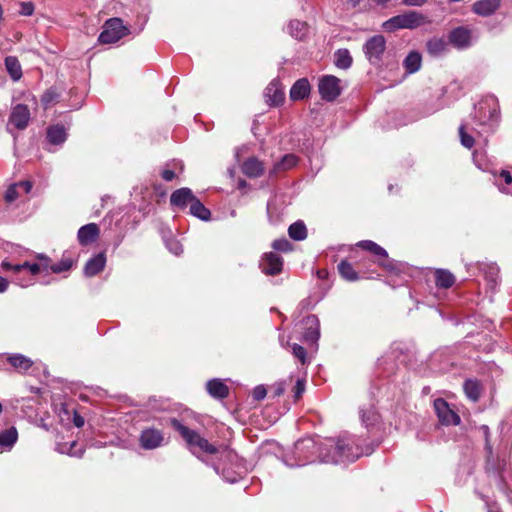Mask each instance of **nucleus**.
Returning <instances> with one entry per match:
<instances>
[{
  "mask_svg": "<svg viewBox=\"0 0 512 512\" xmlns=\"http://www.w3.org/2000/svg\"><path fill=\"white\" fill-rule=\"evenodd\" d=\"M29 270L33 275H36L43 270V267L39 263H33L30 265Z\"/></svg>",
  "mask_w": 512,
  "mask_h": 512,
  "instance_id": "nucleus-55",
  "label": "nucleus"
},
{
  "mask_svg": "<svg viewBox=\"0 0 512 512\" xmlns=\"http://www.w3.org/2000/svg\"><path fill=\"white\" fill-rule=\"evenodd\" d=\"M289 30L293 37L301 40L307 32V25L299 20H292L289 23Z\"/></svg>",
  "mask_w": 512,
  "mask_h": 512,
  "instance_id": "nucleus-34",
  "label": "nucleus"
},
{
  "mask_svg": "<svg viewBox=\"0 0 512 512\" xmlns=\"http://www.w3.org/2000/svg\"><path fill=\"white\" fill-rule=\"evenodd\" d=\"M428 23L427 17L418 11H407L385 21L382 27L393 32L398 29H415Z\"/></svg>",
  "mask_w": 512,
  "mask_h": 512,
  "instance_id": "nucleus-2",
  "label": "nucleus"
},
{
  "mask_svg": "<svg viewBox=\"0 0 512 512\" xmlns=\"http://www.w3.org/2000/svg\"><path fill=\"white\" fill-rule=\"evenodd\" d=\"M98 235V226H81L78 231V239L82 245H88L94 242Z\"/></svg>",
  "mask_w": 512,
  "mask_h": 512,
  "instance_id": "nucleus-19",
  "label": "nucleus"
},
{
  "mask_svg": "<svg viewBox=\"0 0 512 512\" xmlns=\"http://www.w3.org/2000/svg\"><path fill=\"white\" fill-rule=\"evenodd\" d=\"M292 354L300 360L302 364L306 362V350L299 344L294 343L292 346Z\"/></svg>",
  "mask_w": 512,
  "mask_h": 512,
  "instance_id": "nucleus-42",
  "label": "nucleus"
},
{
  "mask_svg": "<svg viewBox=\"0 0 512 512\" xmlns=\"http://www.w3.org/2000/svg\"><path fill=\"white\" fill-rule=\"evenodd\" d=\"M353 59L347 49H339L335 52L334 64L340 69H348L352 65Z\"/></svg>",
  "mask_w": 512,
  "mask_h": 512,
  "instance_id": "nucleus-29",
  "label": "nucleus"
},
{
  "mask_svg": "<svg viewBox=\"0 0 512 512\" xmlns=\"http://www.w3.org/2000/svg\"><path fill=\"white\" fill-rule=\"evenodd\" d=\"M500 176L504 179L506 184H512V175L507 170H502Z\"/></svg>",
  "mask_w": 512,
  "mask_h": 512,
  "instance_id": "nucleus-53",
  "label": "nucleus"
},
{
  "mask_svg": "<svg viewBox=\"0 0 512 512\" xmlns=\"http://www.w3.org/2000/svg\"><path fill=\"white\" fill-rule=\"evenodd\" d=\"M5 67L8 74L14 81H17L22 77V68L17 57L7 56L5 58Z\"/></svg>",
  "mask_w": 512,
  "mask_h": 512,
  "instance_id": "nucleus-23",
  "label": "nucleus"
},
{
  "mask_svg": "<svg viewBox=\"0 0 512 512\" xmlns=\"http://www.w3.org/2000/svg\"><path fill=\"white\" fill-rule=\"evenodd\" d=\"M163 441V433L155 428L145 429L140 435L141 447L146 450H152L160 447Z\"/></svg>",
  "mask_w": 512,
  "mask_h": 512,
  "instance_id": "nucleus-8",
  "label": "nucleus"
},
{
  "mask_svg": "<svg viewBox=\"0 0 512 512\" xmlns=\"http://www.w3.org/2000/svg\"><path fill=\"white\" fill-rule=\"evenodd\" d=\"M129 34V29L123 24L120 18H111L104 24V29L99 35V42L112 44Z\"/></svg>",
  "mask_w": 512,
  "mask_h": 512,
  "instance_id": "nucleus-3",
  "label": "nucleus"
},
{
  "mask_svg": "<svg viewBox=\"0 0 512 512\" xmlns=\"http://www.w3.org/2000/svg\"><path fill=\"white\" fill-rule=\"evenodd\" d=\"M434 408L439 421L444 425H458L460 423L459 415L452 410L448 403L441 398L434 401Z\"/></svg>",
  "mask_w": 512,
  "mask_h": 512,
  "instance_id": "nucleus-7",
  "label": "nucleus"
},
{
  "mask_svg": "<svg viewBox=\"0 0 512 512\" xmlns=\"http://www.w3.org/2000/svg\"><path fill=\"white\" fill-rule=\"evenodd\" d=\"M362 423L366 426H372L378 421V414L372 406L363 407L360 410Z\"/></svg>",
  "mask_w": 512,
  "mask_h": 512,
  "instance_id": "nucleus-31",
  "label": "nucleus"
},
{
  "mask_svg": "<svg viewBox=\"0 0 512 512\" xmlns=\"http://www.w3.org/2000/svg\"><path fill=\"white\" fill-rule=\"evenodd\" d=\"M306 337L311 338V339H318L319 331L317 329L312 330L311 328H309L308 332L306 333Z\"/></svg>",
  "mask_w": 512,
  "mask_h": 512,
  "instance_id": "nucleus-56",
  "label": "nucleus"
},
{
  "mask_svg": "<svg viewBox=\"0 0 512 512\" xmlns=\"http://www.w3.org/2000/svg\"><path fill=\"white\" fill-rule=\"evenodd\" d=\"M30 265H31V264H30L29 262H24L23 264H21L22 269H23V268H28V269H29V268H30Z\"/></svg>",
  "mask_w": 512,
  "mask_h": 512,
  "instance_id": "nucleus-64",
  "label": "nucleus"
},
{
  "mask_svg": "<svg viewBox=\"0 0 512 512\" xmlns=\"http://www.w3.org/2000/svg\"><path fill=\"white\" fill-rule=\"evenodd\" d=\"M285 391V387L283 385V383H278L274 386V389H273V396L274 397H278L280 395H282Z\"/></svg>",
  "mask_w": 512,
  "mask_h": 512,
  "instance_id": "nucleus-50",
  "label": "nucleus"
},
{
  "mask_svg": "<svg viewBox=\"0 0 512 512\" xmlns=\"http://www.w3.org/2000/svg\"><path fill=\"white\" fill-rule=\"evenodd\" d=\"M288 232L294 240H304L307 237L306 226H289Z\"/></svg>",
  "mask_w": 512,
  "mask_h": 512,
  "instance_id": "nucleus-37",
  "label": "nucleus"
},
{
  "mask_svg": "<svg viewBox=\"0 0 512 512\" xmlns=\"http://www.w3.org/2000/svg\"><path fill=\"white\" fill-rule=\"evenodd\" d=\"M18 188L19 185L17 183H13L7 188L4 194V200L7 203H12L19 197Z\"/></svg>",
  "mask_w": 512,
  "mask_h": 512,
  "instance_id": "nucleus-39",
  "label": "nucleus"
},
{
  "mask_svg": "<svg viewBox=\"0 0 512 512\" xmlns=\"http://www.w3.org/2000/svg\"><path fill=\"white\" fill-rule=\"evenodd\" d=\"M170 422L172 427L177 430L185 440L192 453L195 454L197 451H200L206 454H216L218 452V449L210 444L207 439L203 438L195 430L181 424L176 418L171 419Z\"/></svg>",
  "mask_w": 512,
  "mask_h": 512,
  "instance_id": "nucleus-1",
  "label": "nucleus"
},
{
  "mask_svg": "<svg viewBox=\"0 0 512 512\" xmlns=\"http://www.w3.org/2000/svg\"><path fill=\"white\" fill-rule=\"evenodd\" d=\"M59 94L55 89L50 88L42 95L41 102L45 108L58 101Z\"/></svg>",
  "mask_w": 512,
  "mask_h": 512,
  "instance_id": "nucleus-36",
  "label": "nucleus"
},
{
  "mask_svg": "<svg viewBox=\"0 0 512 512\" xmlns=\"http://www.w3.org/2000/svg\"><path fill=\"white\" fill-rule=\"evenodd\" d=\"M377 263L388 271L397 270V263L388 257L386 259H378Z\"/></svg>",
  "mask_w": 512,
  "mask_h": 512,
  "instance_id": "nucleus-44",
  "label": "nucleus"
},
{
  "mask_svg": "<svg viewBox=\"0 0 512 512\" xmlns=\"http://www.w3.org/2000/svg\"><path fill=\"white\" fill-rule=\"evenodd\" d=\"M459 135L461 144L464 147L471 149L474 146V138L465 131V127L463 125L459 127Z\"/></svg>",
  "mask_w": 512,
  "mask_h": 512,
  "instance_id": "nucleus-38",
  "label": "nucleus"
},
{
  "mask_svg": "<svg viewBox=\"0 0 512 512\" xmlns=\"http://www.w3.org/2000/svg\"><path fill=\"white\" fill-rule=\"evenodd\" d=\"M272 247L275 250L282 251V252H288L292 249L291 243L285 238L275 240L272 243Z\"/></svg>",
  "mask_w": 512,
  "mask_h": 512,
  "instance_id": "nucleus-40",
  "label": "nucleus"
},
{
  "mask_svg": "<svg viewBox=\"0 0 512 512\" xmlns=\"http://www.w3.org/2000/svg\"><path fill=\"white\" fill-rule=\"evenodd\" d=\"M297 164V157L294 154H286L282 159L277 162L273 169L269 172L270 175L276 174L278 171H285L291 169Z\"/></svg>",
  "mask_w": 512,
  "mask_h": 512,
  "instance_id": "nucleus-28",
  "label": "nucleus"
},
{
  "mask_svg": "<svg viewBox=\"0 0 512 512\" xmlns=\"http://www.w3.org/2000/svg\"><path fill=\"white\" fill-rule=\"evenodd\" d=\"M196 197L189 188H180L175 190L170 196V203L172 206L178 208H185L191 205Z\"/></svg>",
  "mask_w": 512,
  "mask_h": 512,
  "instance_id": "nucleus-11",
  "label": "nucleus"
},
{
  "mask_svg": "<svg viewBox=\"0 0 512 512\" xmlns=\"http://www.w3.org/2000/svg\"><path fill=\"white\" fill-rule=\"evenodd\" d=\"M317 275L320 277V278H324L326 275H328V272L326 270H318L317 272Z\"/></svg>",
  "mask_w": 512,
  "mask_h": 512,
  "instance_id": "nucleus-61",
  "label": "nucleus"
},
{
  "mask_svg": "<svg viewBox=\"0 0 512 512\" xmlns=\"http://www.w3.org/2000/svg\"><path fill=\"white\" fill-rule=\"evenodd\" d=\"M260 266L263 273L267 275H277L282 271L283 259L275 253H266Z\"/></svg>",
  "mask_w": 512,
  "mask_h": 512,
  "instance_id": "nucleus-9",
  "label": "nucleus"
},
{
  "mask_svg": "<svg viewBox=\"0 0 512 512\" xmlns=\"http://www.w3.org/2000/svg\"><path fill=\"white\" fill-rule=\"evenodd\" d=\"M338 271L347 281H356L358 279V273L347 260H343L338 264Z\"/></svg>",
  "mask_w": 512,
  "mask_h": 512,
  "instance_id": "nucleus-30",
  "label": "nucleus"
},
{
  "mask_svg": "<svg viewBox=\"0 0 512 512\" xmlns=\"http://www.w3.org/2000/svg\"><path fill=\"white\" fill-rule=\"evenodd\" d=\"M464 391L467 397L474 402L480 397V386L477 381L466 380L464 383Z\"/></svg>",
  "mask_w": 512,
  "mask_h": 512,
  "instance_id": "nucleus-33",
  "label": "nucleus"
},
{
  "mask_svg": "<svg viewBox=\"0 0 512 512\" xmlns=\"http://www.w3.org/2000/svg\"><path fill=\"white\" fill-rule=\"evenodd\" d=\"M208 393L215 398H225L228 396V387L220 380L214 379L207 382Z\"/></svg>",
  "mask_w": 512,
  "mask_h": 512,
  "instance_id": "nucleus-20",
  "label": "nucleus"
},
{
  "mask_svg": "<svg viewBox=\"0 0 512 512\" xmlns=\"http://www.w3.org/2000/svg\"><path fill=\"white\" fill-rule=\"evenodd\" d=\"M386 49V41L382 35L371 37L364 45V52L371 64H378Z\"/></svg>",
  "mask_w": 512,
  "mask_h": 512,
  "instance_id": "nucleus-6",
  "label": "nucleus"
},
{
  "mask_svg": "<svg viewBox=\"0 0 512 512\" xmlns=\"http://www.w3.org/2000/svg\"><path fill=\"white\" fill-rule=\"evenodd\" d=\"M75 446H76V442H75V441H73V442H71V443H70V446H69V447H67V445H66V444H64V445H62L58 450H59V452H61V453H67V454H69V455H71V456H75V457H82V455H83V450H82V449H80L79 451H75V450H74V447H75Z\"/></svg>",
  "mask_w": 512,
  "mask_h": 512,
  "instance_id": "nucleus-41",
  "label": "nucleus"
},
{
  "mask_svg": "<svg viewBox=\"0 0 512 512\" xmlns=\"http://www.w3.org/2000/svg\"><path fill=\"white\" fill-rule=\"evenodd\" d=\"M18 433L15 427L0 432V445L11 447L17 441Z\"/></svg>",
  "mask_w": 512,
  "mask_h": 512,
  "instance_id": "nucleus-32",
  "label": "nucleus"
},
{
  "mask_svg": "<svg viewBox=\"0 0 512 512\" xmlns=\"http://www.w3.org/2000/svg\"><path fill=\"white\" fill-rule=\"evenodd\" d=\"M165 242H166L167 248L173 254L179 255L183 251L182 245H181V243L179 241L174 240V239H166Z\"/></svg>",
  "mask_w": 512,
  "mask_h": 512,
  "instance_id": "nucleus-43",
  "label": "nucleus"
},
{
  "mask_svg": "<svg viewBox=\"0 0 512 512\" xmlns=\"http://www.w3.org/2000/svg\"><path fill=\"white\" fill-rule=\"evenodd\" d=\"M500 7V0H478L472 5V11L480 16L487 17L495 13Z\"/></svg>",
  "mask_w": 512,
  "mask_h": 512,
  "instance_id": "nucleus-13",
  "label": "nucleus"
},
{
  "mask_svg": "<svg viewBox=\"0 0 512 512\" xmlns=\"http://www.w3.org/2000/svg\"><path fill=\"white\" fill-rule=\"evenodd\" d=\"M189 213L202 221H208L211 217L210 210L198 198L194 199L193 203H191Z\"/></svg>",
  "mask_w": 512,
  "mask_h": 512,
  "instance_id": "nucleus-25",
  "label": "nucleus"
},
{
  "mask_svg": "<svg viewBox=\"0 0 512 512\" xmlns=\"http://www.w3.org/2000/svg\"><path fill=\"white\" fill-rule=\"evenodd\" d=\"M19 13L23 16H31L34 12V4L32 2H21Z\"/></svg>",
  "mask_w": 512,
  "mask_h": 512,
  "instance_id": "nucleus-45",
  "label": "nucleus"
},
{
  "mask_svg": "<svg viewBox=\"0 0 512 512\" xmlns=\"http://www.w3.org/2000/svg\"><path fill=\"white\" fill-rule=\"evenodd\" d=\"M435 278L436 286L440 288H450L455 282L454 275L445 269H437L435 271Z\"/></svg>",
  "mask_w": 512,
  "mask_h": 512,
  "instance_id": "nucleus-24",
  "label": "nucleus"
},
{
  "mask_svg": "<svg viewBox=\"0 0 512 512\" xmlns=\"http://www.w3.org/2000/svg\"><path fill=\"white\" fill-rule=\"evenodd\" d=\"M30 119V112L26 105H16L10 115V123H12L17 129H24L27 127Z\"/></svg>",
  "mask_w": 512,
  "mask_h": 512,
  "instance_id": "nucleus-10",
  "label": "nucleus"
},
{
  "mask_svg": "<svg viewBox=\"0 0 512 512\" xmlns=\"http://www.w3.org/2000/svg\"><path fill=\"white\" fill-rule=\"evenodd\" d=\"M106 258L103 253L96 255L91 258L84 267V274L88 277H92L101 272L105 266Z\"/></svg>",
  "mask_w": 512,
  "mask_h": 512,
  "instance_id": "nucleus-17",
  "label": "nucleus"
},
{
  "mask_svg": "<svg viewBox=\"0 0 512 512\" xmlns=\"http://www.w3.org/2000/svg\"><path fill=\"white\" fill-rule=\"evenodd\" d=\"M374 2H376L377 4H386L387 2H389L390 0H373Z\"/></svg>",
  "mask_w": 512,
  "mask_h": 512,
  "instance_id": "nucleus-63",
  "label": "nucleus"
},
{
  "mask_svg": "<svg viewBox=\"0 0 512 512\" xmlns=\"http://www.w3.org/2000/svg\"><path fill=\"white\" fill-rule=\"evenodd\" d=\"M422 57L417 51H411L403 61V66L408 73H415L421 67Z\"/></svg>",
  "mask_w": 512,
  "mask_h": 512,
  "instance_id": "nucleus-21",
  "label": "nucleus"
},
{
  "mask_svg": "<svg viewBox=\"0 0 512 512\" xmlns=\"http://www.w3.org/2000/svg\"><path fill=\"white\" fill-rule=\"evenodd\" d=\"M426 2L427 0H402V3L407 6H421Z\"/></svg>",
  "mask_w": 512,
  "mask_h": 512,
  "instance_id": "nucleus-51",
  "label": "nucleus"
},
{
  "mask_svg": "<svg viewBox=\"0 0 512 512\" xmlns=\"http://www.w3.org/2000/svg\"><path fill=\"white\" fill-rule=\"evenodd\" d=\"M427 52L433 56H439L447 49V42L443 38H431L426 43Z\"/></svg>",
  "mask_w": 512,
  "mask_h": 512,
  "instance_id": "nucleus-22",
  "label": "nucleus"
},
{
  "mask_svg": "<svg viewBox=\"0 0 512 512\" xmlns=\"http://www.w3.org/2000/svg\"><path fill=\"white\" fill-rule=\"evenodd\" d=\"M17 185H19V188H22L25 193H29L33 187L32 182L29 180L17 182Z\"/></svg>",
  "mask_w": 512,
  "mask_h": 512,
  "instance_id": "nucleus-49",
  "label": "nucleus"
},
{
  "mask_svg": "<svg viewBox=\"0 0 512 512\" xmlns=\"http://www.w3.org/2000/svg\"><path fill=\"white\" fill-rule=\"evenodd\" d=\"M8 288V281L0 276V292H5Z\"/></svg>",
  "mask_w": 512,
  "mask_h": 512,
  "instance_id": "nucleus-57",
  "label": "nucleus"
},
{
  "mask_svg": "<svg viewBox=\"0 0 512 512\" xmlns=\"http://www.w3.org/2000/svg\"><path fill=\"white\" fill-rule=\"evenodd\" d=\"M321 455L322 461L325 463H339L346 460L354 461L360 456L358 452L354 453L352 447L344 440H339L336 443L332 453L323 454V452H321Z\"/></svg>",
  "mask_w": 512,
  "mask_h": 512,
  "instance_id": "nucleus-4",
  "label": "nucleus"
},
{
  "mask_svg": "<svg viewBox=\"0 0 512 512\" xmlns=\"http://www.w3.org/2000/svg\"><path fill=\"white\" fill-rule=\"evenodd\" d=\"M352 4L353 7L359 4L360 0H348Z\"/></svg>",
  "mask_w": 512,
  "mask_h": 512,
  "instance_id": "nucleus-62",
  "label": "nucleus"
},
{
  "mask_svg": "<svg viewBox=\"0 0 512 512\" xmlns=\"http://www.w3.org/2000/svg\"><path fill=\"white\" fill-rule=\"evenodd\" d=\"M73 265V260L69 257H63L61 261L57 264H52L50 266V270L53 273H61L69 270Z\"/></svg>",
  "mask_w": 512,
  "mask_h": 512,
  "instance_id": "nucleus-35",
  "label": "nucleus"
},
{
  "mask_svg": "<svg viewBox=\"0 0 512 512\" xmlns=\"http://www.w3.org/2000/svg\"><path fill=\"white\" fill-rule=\"evenodd\" d=\"M73 423L76 427H82L84 425V418L81 415L75 413L73 417Z\"/></svg>",
  "mask_w": 512,
  "mask_h": 512,
  "instance_id": "nucleus-54",
  "label": "nucleus"
},
{
  "mask_svg": "<svg viewBox=\"0 0 512 512\" xmlns=\"http://www.w3.org/2000/svg\"><path fill=\"white\" fill-rule=\"evenodd\" d=\"M310 93V84L306 78L298 79L290 90V98L293 101L302 100L308 97Z\"/></svg>",
  "mask_w": 512,
  "mask_h": 512,
  "instance_id": "nucleus-16",
  "label": "nucleus"
},
{
  "mask_svg": "<svg viewBox=\"0 0 512 512\" xmlns=\"http://www.w3.org/2000/svg\"><path fill=\"white\" fill-rule=\"evenodd\" d=\"M2 267L4 269H6V270H12L13 265L11 263H9V262L3 261L2 262Z\"/></svg>",
  "mask_w": 512,
  "mask_h": 512,
  "instance_id": "nucleus-58",
  "label": "nucleus"
},
{
  "mask_svg": "<svg viewBox=\"0 0 512 512\" xmlns=\"http://www.w3.org/2000/svg\"><path fill=\"white\" fill-rule=\"evenodd\" d=\"M241 170L249 178H258L264 173V165L258 158L249 157L243 162Z\"/></svg>",
  "mask_w": 512,
  "mask_h": 512,
  "instance_id": "nucleus-12",
  "label": "nucleus"
},
{
  "mask_svg": "<svg viewBox=\"0 0 512 512\" xmlns=\"http://www.w3.org/2000/svg\"><path fill=\"white\" fill-rule=\"evenodd\" d=\"M357 246L366 251H369L373 255L377 256L379 259L387 258V251L371 240L360 241L357 243Z\"/></svg>",
  "mask_w": 512,
  "mask_h": 512,
  "instance_id": "nucleus-26",
  "label": "nucleus"
},
{
  "mask_svg": "<svg viewBox=\"0 0 512 512\" xmlns=\"http://www.w3.org/2000/svg\"><path fill=\"white\" fill-rule=\"evenodd\" d=\"M8 362L18 371H27L33 364L32 360L22 354H13L8 357Z\"/></svg>",
  "mask_w": 512,
  "mask_h": 512,
  "instance_id": "nucleus-27",
  "label": "nucleus"
},
{
  "mask_svg": "<svg viewBox=\"0 0 512 512\" xmlns=\"http://www.w3.org/2000/svg\"><path fill=\"white\" fill-rule=\"evenodd\" d=\"M266 394H267V391L265 389V387L263 386H257L254 390H253V397L254 399L256 400H262L266 397Z\"/></svg>",
  "mask_w": 512,
  "mask_h": 512,
  "instance_id": "nucleus-47",
  "label": "nucleus"
},
{
  "mask_svg": "<svg viewBox=\"0 0 512 512\" xmlns=\"http://www.w3.org/2000/svg\"><path fill=\"white\" fill-rule=\"evenodd\" d=\"M267 104L270 106H278L284 101V92L278 82L272 81L265 90Z\"/></svg>",
  "mask_w": 512,
  "mask_h": 512,
  "instance_id": "nucleus-14",
  "label": "nucleus"
},
{
  "mask_svg": "<svg viewBox=\"0 0 512 512\" xmlns=\"http://www.w3.org/2000/svg\"><path fill=\"white\" fill-rule=\"evenodd\" d=\"M307 321H308V323H311V324H315V325H317V324H318V320L316 319V317H315V316H310V317H308V318H307Z\"/></svg>",
  "mask_w": 512,
  "mask_h": 512,
  "instance_id": "nucleus-59",
  "label": "nucleus"
},
{
  "mask_svg": "<svg viewBox=\"0 0 512 512\" xmlns=\"http://www.w3.org/2000/svg\"><path fill=\"white\" fill-rule=\"evenodd\" d=\"M161 175L165 181H172L175 178V173L172 170H164Z\"/></svg>",
  "mask_w": 512,
  "mask_h": 512,
  "instance_id": "nucleus-52",
  "label": "nucleus"
},
{
  "mask_svg": "<svg viewBox=\"0 0 512 512\" xmlns=\"http://www.w3.org/2000/svg\"><path fill=\"white\" fill-rule=\"evenodd\" d=\"M449 41L457 48H464L469 44L470 32L463 27L455 28L449 34Z\"/></svg>",
  "mask_w": 512,
  "mask_h": 512,
  "instance_id": "nucleus-15",
  "label": "nucleus"
},
{
  "mask_svg": "<svg viewBox=\"0 0 512 512\" xmlns=\"http://www.w3.org/2000/svg\"><path fill=\"white\" fill-rule=\"evenodd\" d=\"M305 391V383L303 380L301 379H298L297 382H296V385L294 387V398L295 400H298L303 392Z\"/></svg>",
  "mask_w": 512,
  "mask_h": 512,
  "instance_id": "nucleus-46",
  "label": "nucleus"
},
{
  "mask_svg": "<svg viewBox=\"0 0 512 512\" xmlns=\"http://www.w3.org/2000/svg\"><path fill=\"white\" fill-rule=\"evenodd\" d=\"M21 270H22L21 264H16V265H13V267H12V271H14L15 273H18Z\"/></svg>",
  "mask_w": 512,
  "mask_h": 512,
  "instance_id": "nucleus-60",
  "label": "nucleus"
},
{
  "mask_svg": "<svg viewBox=\"0 0 512 512\" xmlns=\"http://www.w3.org/2000/svg\"><path fill=\"white\" fill-rule=\"evenodd\" d=\"M47 139L53 145H61L67 139V132L63 125L55 124L47 129Z\"/></svg>",
  "mask_w": 512,
  "mask_h": 512,
  "instance_id": "nucleus-18",
  "label": "nucleus"
},
{
  "mask_svg": "<svg viewBox=\"0 0 512 512\" xmlns=\"http://www.w3.org/2000/svg\"><path fill=\"white\" fill-rule=\"evenodd\" d=\"M36 257H37L38 260H40L39 264L43 267V270L46 271V270L50 269V266H51L50 265V261L51 260H50V258L47 255H45V254H37Z\"/></svg>",
  "mask_w": 512,
  "mask_h": 512,
  "instance_id": "nucleus-48",
  "label": "nucleus"
},
{
  "mask_svg": "<svg viewBox=\"0 0 512 512\" xmlns=\"http://www.w3.org/2000/svg\"><path fill=\"white\" fill-rule=\"evenodd\" d=\"M322 99L334 101L341 94L340 79L333 75L323 76L318 84Z\"/></svg>",
  "mask_w": 512,
  "mask_h": 512,
  "instance_id": "nucleus-5",
  "label": "nucleus"
}]
</instances>
